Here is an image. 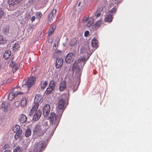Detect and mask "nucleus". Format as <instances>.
<instances>
[{
	"label": "nucleus",
	"mask_w": 152,
	"mask_h": 152,
	"mask_svg": "<svg viewBox=\"0 0 152 152\" xmlns=\"http://www.w3.org/2000/svg\"><path fill=\"white\" fill-rule=\"evenodd\" d=\"M65 104V100L60 99H59L58 104V109L57 110L58 115H56L53 112H51L50 116L48 117L50 121L51 122V125L50 127L52 129L48 134L47 133L48 138L46 139L48 141L50 139V138L53 134L57 126L60 121V118L63 113L64 110Z\"/></svg>",
	"instance_id": "obj_1"
},
{
	"label": "nucleus",
	"mask_w": 152,
	"mask_h": 152,
	"mask_svg": "<svg viewBox=\"0 0 152 152\" xmlns=\"http://www.w3.org/2000/svg\"><path fill=\"white\" fill-rule=\"evenodd\" d=\"M87 60L85 57H81L75 61L73 64L72 69L75 72V76L80 79L81 75L82 67L84 66Z\"/></svg>",
	"instance_id": "obj_2"
},
{
	"label": "nucleus",
	"mask_w": 152,
	"mask_h": 152,
	"mask_svg": "<svg viewBox=\"0 0 152 152\" xmlns=\"http://www.w3.org/2000/svg\"><path fill=\"white\" fill-rule=\"evenodd\" d=\"M48 128L47 122H45L43 124L37 123L35 124L33 129V136L35 137L43 135Z\"/></svg>",
	"instance_id": "obj_3"
},
{
	"label": "nucleus",
	"mask_w": 152,
	"mask_h": 152,
	"mask_svg": "<svg viewBox=\"0 0 152 152\" xmlns=\"http://www.w3.org/2000/svg\"><path fill=\"white\" fill-rule=\"evenodd\" d=\"M46 141H41L37 142L33 147V150L34 152H42L44 150L46 147Z\"/></svg>",
	"instance_id": "obj_4"
},
{
	"label": "nucleus",
	"mask_w": 152,
	"mask_h": 152,
	"mask_svg": "<svg viewBox=\"0 0 152 152\" xmlns=\"http://www.w3.org/2000/svg\"><path fill=\"white\" fill-rule=\"evenodd\" d=\"M17 88L18 89L20 88L17 87H14L13 89L12 92H11L9 94H8L7 95L8 97V99L10 100H11L15 97L19 95L20 94L21 95L24 93L22 92L17 91H15L16 89Z\"/></svg>",
	"instance_id": "obj_5"
},
{
	"label": "nucleus",
	"mask_w": 152,
	"mask_h": 152,
	"mask_svg": "<svg viewBox=\"0 0 152 152\" xmlns=\"http://www.w3.org/2000/svg\"><path fill=\"white\" fill-rule=\"evenodd\" d=\"M80 83V81H79L77 82V83H73L72 84H70L68 87V91L74 93L77 89Z\"/></svg>",
	"instance_id": "obj_6"
},
{
	"label": "nucleus",
	"mask_w": 152,
	"mask_h": 152,
	"mask_svg": "<svg viewBox=\"0 0 152 152\" xmlns=\"http://www.w3.org/2000/svg\"><path fill=\"white\" fill-rule=\"evenodd\" d=\"M87 4V0H84L83 1H82L81 2L79 0H77L75 6V9H78L80 10L83 7V8H84Z\"/></svg>",
	"instance_id": "obj_7"
},
{
	"label": "nucleus",
	"mask_w": 152,
	"mask_h": 152,
	"mask_svg": "<svg viewBox=\"0 0 152 152\" xmlns=\"http://www.w3.org/2000/svg\"><path fill=\"white\" fill-rule=\"evenodd\" d=\"M36 78L35 77H31L28 78L27 81L26 82L25 85L27 87V89L28 90L29 88L31 87L35 83Z\"/></svg>",
	"instance_id": "obj_8"
},
{
	"label": "nucleus",
	"mask_w": 152,
	"mask_h": 152,
	"mask_svg": "<svg viewBox=\"0 0 152 152\" xmlns=\"http://www.w3.org/2000/svg\"><path fill=\"white\" fill-rule=\"evenodd\" d=\"M75 57V54L72 52L69 53L66 56L65 61L67 64L72 62Z\"/></svg>",
	"instance_id": "obj_9"
},
{
	"label": "nucleus",
	"mask_w": 152,
	"mask_h": 152,
	"mask_svg": "<svg viewBox=\"0 0 152 152\" xmlns=\"http://www.w3.org/2000/svg\"><path fill=\"white\" fill-rule=\"evenodd\" d=\"M118 7V4L115 5H113V4H110L109 5L108 7L109 9L112 8L109 11L108 13L110 15H112L113 16L116 12Z\"/></svg>",
	"instance_id": "obj_10"
},
{
	"label": "nucleus",
	"mask_w": 152,
	"mask_h": 152,
	"mask_svg": "<svg viewBox=\"0 0 152 152\" xmlns=\"http://www.w3.org/2000/svg\"><path fill=\"white\" fill-rule=\"evenodd\" d=\"M21 0H9L8 3L9 5V10H12L14 9V6L19 3Z\"/></svg>",
	"instance_id": "obj_11"
},
{
	"label": "nucleus",
	"mask_w": 152,
	"mask_h": 152,
	"mask_svg": "<svg viewBox=\"0 0 152 152\" xmlns=\"http://www.w3.org/2000/svg\"><path fill=\"white\" fill-rule=\"evenodd\" d=\"M50 106L48 104H45L43 107V114L44 116L47 117L50 111Z\"/></svg>",
	"instance_id": "obj_12"
},
{
	"label": "nucleus",
	"mask_w": 152,
	"mask_h": 152,
	"mask_svg": "<svg viewBox=\"0 0 152 152\" xmlns=\"http://www.w3.org/2000/svg\"><path fill=\"white\" fill-rule=\"evenodd\" d=\"M63 63L62 58H57L56 63V67L57 69L60 68L62 66Z\"/></svg>",
	"instance_id": "obj_13"
},
{
	"label": "nucleus",
	"mask_w": 152,
	"mask_h": 152,
	"mask_svg": "<svg viewBox=\"0 0 152 152\" xmlns=\"http://www.w3.org/2000/svg\"><path fill=\"white\" fill-rule=\"evenodd\" d=\"M66 88V82L64 81H62L60 83L58 84L59 91L60 92L64 91Z\"/></svg>",
	"instance_id": "obj_14"
},
{
	"label": "nucleus",
	"mask_w": 152,
	"mask_h": 152,
	"mask_svg": "<svg viewBox=\"0 0 152 152\" xmlns=\"http://www.w3.org/2000/svg\"><path fill=\"white\" fill-rule=\"evenodd\" d=\"M42 114V112L40 110L36 111L34 115L33 119L34 121H37L40 117Z\"/></svg>",
	"instance_id": "obj_15"
},
{
	"label": "nucleus",
	"mask_w": 152,
	"mask_h": 152,
	"mask_svg": "<svg viewBox=\"0 0 152 152\" xmlns=\"http://www.w3.org/2000/svg\"><path fill=\"white\" fill-rule=\"evenodd\" d=\"M10 66L12 67V71L13 72H16L19 68V66L18 64L15 65V63L13 61H12L10 63Z\"/></svg>",
	"instance_id": "obj_16"
},
{
	"label": "nucleus",
	"mask_w": 152,
	"mask_h": 152,
	"mask_svg": "<svg viewBox=\"0 0 152 152\" xmlns=\"http://www.w3.org/2000/svg\"><path fill=\"white\" fill-rule=\"evenodd\" d=\"M113 18L112 15H110L108 13L105 16L104 20L105 22H110L112 21Z\"/></svg>",
	"instance_id": "obj_17"
},
{
	"label": "nucleus",
	"mask_w": 152,
	"mask_h": 152,
	"mask_svg": "<svg viewBox=\"0 0 152 152\" xmlns=\"http://www.w3.org/2000/svg\"><path fill=\"white\" fill-rule=\"evenodd\" d=\"M101 23V20H99L97 21L95 24L92 26V28L94 31L97 29L99 28Z\"/></svg>",
	"instance_id": "obj_18"
},
{
	"label": "nucleus",
	"mask_w": 152,
	"mask_h": 152,
	"mask_svg": "<svg viewBox=\"0 0 152 152\" xmlns=\"http://www.w3.org/2000/svg\"><path fill=\"white\" fill-rule=\"evenodd\" d=\"M19 119L20 123H23L26 121L27 117L25 115L22 114L20 115Z\"/></svg>",
	"instance_id": "obj_19"
},
{
	"label": "nucleus",
	"mask_w": 152,
	"mask_h": 152,
	"mask_svg": "<svg viewBox=\"0 0 152 152\" xmlns=\"http://www.w3.org/2000/svg\"><path fill=\"white\" fill-rule=\"evenodd\" d=\"M11 52L9 50H7L5 51L3 56V58L5 60H7L11 56Z\"/></svg>",
	"instance_id": "obj_20"
},
{
	"label": "nucleus",
	"mask_w": 152,
	"mask_h": 152,
	"mask_svg": "<svg viewBox=\"0 0 152 152\" xmlns=\"http://www.w3.org/2000/svg\"><path fill=\"white\" fill-rule=\"evenodd\" d=\"M77 40L76 39H72L69 42V45L71 47H73L77 44Z\"/></svg>",
	"instance_id": "obj_21"
},
{
	"label": "nucleus",
	"mask_w": 152,
	"mask_h": 152,
	"mask_svg": "<svg viewBox=\"0 0 152 152\" xmlns=\"http://www.w3.org/2000/svg\"><path fill=\"white\" fill-rule=\"evenodd\" d=\"M41 96L38 94L36 95L34 98V103L39 104V103L41 101Z\"/></svg>",
	"instance_id": "obj_22"
},
{
	"label": "nucleus",
	"mask_w": 152,
	"mask_h": 152,
	"mask_svg": "<svg viewBox=\"0 0 152 152\" xmlns=\"http://www.w3.org/2000/svg\"><path fill=\"white\" fill-rule=\"evenodd\" d=\"M98 41L96 39L93 38L91 42V45L93 47H96L98 45Z\"/></svg>",
	"instance_id": "obj_23"
},
{
	"label": "nucleus",
	"mask_w": 152,
	"mask_h": 152,
	"mask_svg": "<svg viewBox=\"0 0 152 152\" xmlns=\"http://www.w3.org/2000/svg\"><path fill=\"white\" fill-rule=\"evenodd\" d=\"M34 105L33 107H32V109L31 110L30 112L29 113L30 115H31V113H32L33 111H34L37 109V108L39 106V104H37V103H34Z\"/></svg>",
	"instance_id": "obj_24"
},
{
	"label": "nucleus",
	"mask_w": 152,
	"mask_h": 152,
	"mask_svg": "<svg viewBox=\"0 0 152 152\" xmlns=\"http://www.w3.org/2000/svg\"><path fill=\"white\" fill-rule=\"evenodd\" d=\"M31 134V131L29 128H28L26 129L25 133V136L27 137H29Z\"/></svg>",
	"instance_id": "obj_25"
},
{
	"label": "nucleus",
	"mask_w": 152,
	"mask_h": 152,
	"mask_svg": "<svg viewBox=\"0 0 152 152\" xmlns=\"http://www.w3.org/2000/svg\"><path fill=\"white\" fill-rule=\"evenodd\" d=\"M7 42V40L5 38H4L3 36L0 35V44L4 45Z\"/></svg>",
	"instance_id": "obj_26"
},
{
	"label": "nucleus",
	"mask_w": 152,
	"mask_h": 152,
	"mask_svg": "<svg viewBox=\"0 0 152 152\" xmlns=\"http://www.w3.org/2000/svg\"><path fill=\"white\" fill-rule=\"evenodd\" d=\"M26 104L27 100L26 98L24 97L22 98L21 101V106L23 107L26 105Z\"/></svg>",
	"instance_id": "obj_27"
},
{
	"label": "nucleus",
	"mask_w": 152,
	"mask_h": 152,
	"mask_svg": "<svg viewBox=\"0 0 152 152\" xmlns=\"http://www.w3.org/2000/svg\"><path fill=\"white\" fill-rule=\"evenodd\" d=\"M10 28L9 26L4 27L3 29V32L4 34H7L9 33Z\"/></svg>",
	"instance_id": "obj_28"
},
{
	"label": "nucleus",
	"mask_w": 152,
	"mask_h": 152,
	"mask_svg": "<svg viewBox=\"0 0 152 152\" xmlns=\"http://www.w3.org/2000/svg\"><path fill=\"white\" fill-rule=\"evenodd\" d=\"M94 21V19L93 18L91 17L88 20V22L86 24V26L87 27L91 26L92 25Z\"/></svg>",
	"instance_id": "obj_29"
},
{
	"label": "nucleus",
	"mask_w": 152,
	"mask_h": 152,
	"mask_svg": "<svg viewBox=\"0 0 152 152\" xmlns=\"http://www.w3.org/2000/svg\"><path fill=\"white\" fill-rule=\"evenodd\" d=\"M8 104L6 102H3L1 104V107L2 108L4 109V111H5L7 109Z\"/></svg>",
	"instance_id": "obj_30"
},
{
	"label": "nucleus",
	"mask_w": 152,
	"mask_h": 152,
	"mask_svg": "<svg viewBox=\"0 0 152 152\" xmlns=\"http://www.w3.org/2000/svg\"><path fill=\"white\" fill-rule=\"evenodd\" d=\"M56 85V83L54 80H51L49 85V87L54 89Z\"/></svg>",
	"instance_id": "obj_31"
},
{
	"label": "nucleus",
	"mask_w": 152,
	"mask_h": 152,
	"mask_svg": "<svg viewBox=\"0 0 152 152\" xmlns=\"http://www.w3.org/2000/svg\"><path fill=\"white\" fill-rule=\"evenodd\" d=\"M48 85L47 82L46 81H42L41 83V87L42 89H44Z\"/></svg>",
	"instance_id": "obj_32"
},
{
	"label": "nucleus",
	"mask_w": 152,
	"mask_h": 152,
	"mask_svg": "<svg viewBox=\"0 0 152 152\" xmlns=\"http://www.w3.org/2000/svg\"><path fill=\"white\" fill-rule=\"evenodd\" d=\"M54 90V89L48 86L47 88L46 91V92L47 94H51L52 91Z\"/></svg>",
	"instance_id": "obj_33"
},
{
	"label": "nucleus",
	"mask_w": 152,
	"mask_h": 152,
	"mask_svg": "<svg viewBox=\"0 0 152 152\" xmlns=\"http://www.w3.org/2000/svg\"><path fill=\"white\" fill-rule=\"evenodd\" d=\"M20 130H20V127L18 125H15V126L13 127V130L14 132L19 131Z\"/></svg>",
	"instance_id": "obj_34"
},
{
	"label": "nucleus",
	"mask_w": 152,
	"mask_h": 152,
	"mask_svg": "<svg viewBox=\"0 0 152 152\" xmlns=\"http://www.w3.org/2000/svg\"><path fill=\"white\" fill-rule=\"evenodd\" d=\"M55 27L54 26H52L50 27L48 33V35H51L54 31Z\"/></svg>",
	"instance_id": "obj_35"
},
{
	"label": "nucleus",
	"mask_w": 152,
	"mask_h": 152,
	"mask_svg": "<svg viewBox=\"0 0 152 152\" xmlns=\"http://www.w3.org/2000/svg\"><path fill=\"white\" fill-rule=\"evenodd\" d=\"M22 148L20 146L17 147L14 150L13 152H21Z\"/></svg>",
	"instance_id": "obj_36"
},
{
	"label": "nucleus",
	"mask_w": 152,
	"mask_h": 152,
	"mask_svg": "<svg viewBox=\"0 0 152 152\" xmlns=\"http://www.w3.org/2000/svg\"><path fill=\"white\" fill-rule=\"evenodd\" d=\"M56 16V15H54L51 13H50L48 16V19L50 22H51L53 20V18Z\"/></svg>",
	"instance_id": "obj_37"
},
{
	"label": "nucleus",
	"mask_w": 152,
	"mask_h": 152,
	"mask_svg": "<svg viewBox=\"0 0 152 152\" xmlns=\"http://www.w3.org/2000/svg\"><path fill=\"white\" fill-rule=\"evenodd\" d=\"M22 132V130H20L19 131L16 132V133L15 134V139H18L19 137L20 136Z\"/></svg>",
	"instance_id": "obj_38"
},
{
	"label": "nucleus",
	"mask_w": 152,
	"mask_h": 152,
	"mask_svg": "<svg viewBox=\"0 0 152 152\" xmlns=\"http://www.w3.org/2000/svg\"><path fill=\"white\" fill-rule=\"evenodd\" d=\"M35 14L37 18L39 19H40L42 16V14L40 12H36Z\"/></svg>",
	"instance_id": "obj_39"
},
{
	"label": "nucleus",
	"mask_w": 152,
	"mask_h": 152,
	"mask_svg": "<svg viewBox=\"0 0 152 152\" xmlns=\"http://www.w3.org/2000/svg\"><path fill=\"white\" fill-rule=\"evenodd\" d=\"M19 44H15L13 47V50H15V49L16 50L18 49V48L19 47ZM15 51H16V50H15Z\"/></svg>",
	"instance_id": "obj_40"
},
{
	"label": "nucleus",
	"mask_w": 152,
	"mask_h": 152,
	"mask_svg": "<svg viewBox=\"0 0 152 152\" xmlns=\"http://www.w3.org/2000/svg\"><path fill=\"white\" fill-rule=\"evenodd\" d=\"M4 14L3 9L0 8V19L2 17Z\"/></svg>",
	"instance_id": "obj_41"
},
{
	"label": "nucleus",
	"mask_w": 152,
	"mask_h": 152,
	"mask_svg": "<svg viewBox=\"0 0 152 152\" xmlns=\"http://www.w3.org/2000/svg\"><path fill=\"white\" fill-rule=\"evenodd\" d=\"M62 51L61 50H56L55 53V54H57L58 56H56V57H57V56H58L59 55H61V53H62Z\"/></svg>",
	"instance_id": "obj_42"
},
{
	"label": "nucleus",
	"mask_w": 152,
	"mask_h": 152,
	"mask_svg": "<svg viewBox=\"0 0 152 152\" xmlns=\"http://www.w3.org/2000/svg\"><path fill=\"white\" fill-rule=\"evenodd\" d=\"M9 145L7 144L4 146L3 148L4 150H7L9 148Z\"/></svg>",
	"instance_id": "obj_43"
},
{
	"label": "nucleus",
	"mask_w": 152,
	"mask_h": 152,
	"mask_svg": "<svg viewBox=\"0 0 152 152\" xmlns=\"http://www.w3.org/2000/svg\"><path fill=\"white\" fill-rule=\"evenodd\" d=\"M100 12H96L95 14V16L96 18L99 17L100 15Z\"/></svg>",
	"instance_id": "obj_44"
},
{
	"label": "nucleus",
	"mask_w": 152,
	"mask_h": 152,
	"mask_svg": "<svg viewBox=\"0 0 152 152\" xmlns=\"http://www.w3.org/2000/svg\"><path fill=\"white\" fill-rule=\"evenodd\" d=\"M20 104V102L19 101H16L14 104V105L16 107L19 106Z\"/></svg>",
	"instance_id": "obj_45"
},
{
	"label": "nucleus",
	"mask_w": 152,
	"mask_h": 152,
	"mask_svg": "<svg viewBox=\"0 0 152 152\" xmlns=\"http://www.w3.org/2000/svg\"><path fill=\"white\" fill-rule=\"evenodd\" d=\"M57 12V10L56 9L53 10L51 12H50L54 15H56V13Z\"/></svg>",
	"instance_id": "obj_46"
},
{
	"label": "nucleus",
	"mask_w": 152,
	"mask_h": 152,
	"mask_svg": "<svg viewBox=\"0 0 152 152\" xmlns=\"http://www.w3.org/2000/svg\"><path fill=\"white\" fill-rule=\"evenodd\" d=\"M89 34V32L88 31H86L84 33V36L85 37H87Z\"/></svg>",
	"instance_id": "obj_47"
},
{
	"label": "nucleus",
	"mask_w": 152,
	"mask_h": 152,
	"mask_svg": "<svg viewBox=\"0 0 152 152\" xmlns=\"http://www.w3.org/2000/svg\"><path fill=\"white\" fill-rule=\"evenodd\" d=\"M35 19V17L34 16H32L30 18L31 21L32 22H33L34 21Z\"/></svg>",
	"instance_id": "obj_48"
},
{
	"label": "nucleus",
	"mask_w": 152,
	"mask_h": 152,
	"mask_svg": "<svg viewBox=\"0 0 152 152\" xmlns=\"http://www.w3.org/2000/svg\"><path fill=\"white\" fill-rule=\"evenodd\" d=\"M103 8L102 7H100L98 9L97 12H100L101 13V11L102 10Z\"/></svg>",
	"instance_id": "obj_49"
},
{
	"label": "nucleus",
	"mask_w": 152,
	"mask_h": 152,
	"mask_svg": "<svg viewBox=\"0 0 152 152\" xmlns=\"http://www.w3.org/2000/svg\"><path fill=\"white\" fill-rule=\"evenodd\" d=\"M88 19V18H84L83 19V23H85L87 21Z\"/></svg>",
	"instance_id": "obj_50"
},
{
	"label": "nucleus",
	"mask_w": 152,
	"mask_h": 152,
	"mask_svg": "<svg viewBox=\"0 0 152 152\" xmlns=\"http://www.w3.org/2000/svg\"><path fill=\"white\" fill-rule=\"evenodd\" d=\"M69 93L66 96V97H64V99H68L69 98Z\"/></svg>",
	"instance_id": "obj_51"
},
{
	"label": "nucleus",
	"mask_w": 152,
	"mask_h": 152,
	"mask_svg": "<svg viewBox=\"0 0 152 152\" xmlns=\"http://www.w3.org/2000/svg\"><path fill=\"white\" fill-rule=\"evenodd\" d=\"M34 1V0H29L28 1L31 4L33 3Z\"/></svg>",
	"instance_id": "obj_52"
},
{
	"label": "nucleus",
	"mask_w": 152,
	"mask_h": 152,
	"mask_svg": "<svg viewBox=\"0 0 152 152\" xmlns=\"http://www.w3.org/2000/svg\"><path fill=\"white\" fill-rule=\"evenodd\" d=\"M53 48L55 49H56V44H55V45H53Z\"/></svg>",
	"instance_id": "obj_53"
},
{
	"label": "nucleus",
	"mask_w": 152,
	"mask_h": 152,
	"mask_svg": "<svg viewBox=\"0 0 152 152\" xmlns=\"http://www.w3.org/2000/svg\"><path fill=\"white\" fill-rule=\"evenodd\" d=\"M3 152H10V150H6L4 151Z\"/></svg>",
	"instance_id": "obj_54"
},
{
	"label": "nucleus",
	"mask_w": 152,
	"mask_h": 152,
	"mask_svg": "<svg viewBox=\"0 0 152 152\" xmlns=\"http://www.w3.org/2000/svg\"><path fill=\"white\" fill-rule=\"evenodd\" d=\"M1 122H2V121L1 120V118H0V124H1Z\"/></svg>",
	"instance_id": "obj_55"
},
{
	"label": "nucleus",
	"mask_w": 152,
	"mask_h": 152,
	"mask_svg": "<svg viewBox=\"0 0 152 152\" xmlns=\"http://www.w3.org/2000/svg\"><path fill=\"white\" fill-rule=\"evenodd\" d=\"M65 96V94H64L63 95V97H64Z\"/></svg>",
	"instance_id": "obj_56"
},
{
	"label": "nucleus",
	"mask_w": 152,
	"mask_h": 152,
	"mask_svg": "<svg viewBox=\"0 0 152 152\" xmlns=\"http://www.w3.org/2000/svg\"><path fill=\"white\" fill-rule=\"evenodd\" d=\"M28 15H29V16L30 15L29 14V13H28V14H27V16Z\"/></svg>",
	"instance_id": "obj_57"
},
{
	"label": "nucleus",
	"mask_w": 152,
	"mask_h": 152,
	"mask_svg": "<svg viewBox=\"0 0 152 152\" xmlns=\"http://www.w3.org/2000/svg\"><path fill=\"white\" fill-rule=\"evenodd\" d=\"M63 45H64V46H65V44H63Z\"/></svg>",
	"instance_id": "obj_58"
},
{
	"label": "nucleus",
	"mask_w": 152,
	"mask_h": 152,
	"mask_svg": "<svg viewBox=\"0 0 152 152\" xmlns=\"http://www.w3.org/2000/svg\"><path fill=\"white\" fill-rule=\"evenodd\" d=\"M63 45H64V46H65V44H63Z\"/></svg>",
	"instance_id": "obj_59"
},
{
	"label": "nucleus",
	"mask_w": 152,
	"mask_h": 152,
	"mask_svg": "<svg viewBox=\"0 0 152 152\" xmlns=\"http://www.w3.org/2000/svg\"><path fill=\"white\" fill-rule=\"evenodd\" d=\"M63 45H64V46H65V44H63Z\"/></svg>",
	"instance_id": "obj_60"
},
{
	"label": "nucleus",
	"mask_w": 152,
	"mask_h": 152,
	"mask_svg": "<svg viewBox=\"0 0 152 152\" xmlns=\"http://www.w3.org/2000/svg\"><path fill=\"white\" fill-rule=\"evenodd\" d=\"M27 18H29V17H27Z\"/></svg>",
	"instance_id": "obj_61"
}]
</instances>
